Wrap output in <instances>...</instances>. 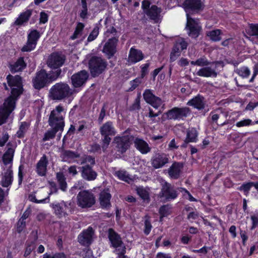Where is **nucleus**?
I'll return each mask as SVG.
<instances>
[{"instance_id":"1","label":"nucleus","mask_w":258,"mask_h":258,"mask_svg":"<svg viewBox=\"0 0 258 258\" xmlns=\"http://www.w3.org/2000/svg\"><path fill=\"white\" fill-rule=\"evenodd\" d=\"M64 74L62 70L50 71L48 73L44 69H41L37 72L35 76L32 79L33 88L40 90L47 87L53 82L58 78H61Z\"/></svg>"},{"instance_id":"2","label":"nucleus","mask_w":258,"mask_h":258,"mask_svg":"<svg viewBox=\"0 0 258 258\" xmlns=\"http://www.w3.org/2000/svg\"><path fill=\"white\" fill-rule=\"evenodd\" d=\"M73 90L66 82H60L55 83L49 89L48 97L52 100L61 101L70 97Z\"/></svg>"},{"instance_id":"3","label":"nucleus","mask_w":258,"mask_h":258,"mask_svg":"<svg viewBox=\"0 0 258 258\" xmlns=\"http://www.w3.org/2000/svg\"><path fill=\"white\" fill-rule=\"evenodd\" d=\"M66 112L61 105H58L53 109L49 115L48 124L62 132L65 125L64 117Z\"/></svg>"},{"instance_id":"4","label":"nucleus","mask_w":258,"mask_h":258,"mask_svg":"<svg viewBox=\"0 0 258 258\" xmlns=\"http://www.w3.org/2000/svg\"><path fill=\"white\" fill-rule=\"evenodd\" d=\"M107 61L101 57L92 56L88 62L89 69L91 76L95 78L104 73L107 69Z\"/></svg>"},{"instance_id":"5","label":"nucleus","mask_w":258,"mask_h":258,"mask_svg":"<svg viewBox=\"0 0 258 258\" xmlns=\"http://www.w3.org/2000/svg\"><path fill=\"white\" fill-rule=\"evenodd\" d=\"M161 185V190L158 197L163 202L165 203L174 200L179 194L178 188L166 181H162Z\"/></svg>"},{"instance_id":"6","label":"nucleus","mask_w":258,"mask_h":258,"mask_svg":"<svg viewBox=\"0 0 258 258\" xmlns=\"http://www.w3.org/2000/svg\"><path fill=\"white\" fill-rule=\"evenodd\" d=\"M131 130L128 128L123 133L121 137H115L114 138L113 144L114 150L120 154L125 153L130 148L131 141L133 139V136L130 135Z\"/></svg>"},{"instance_id":"7","label":"nucleus","mask_w":258,"mask_h":258,"mask_svg":"<svg viewBox=\"0 0 258 258\" xmlns=\"http://www.w3.org/2000/svg\"><path fill=\"white\" fill-rule=\"evenodd\" d=\"M191 113V110L189 107H174L164 113L162 115L163 120H183Z\"/></svg>"},{"instance_id":"8","label":"nucleus","mask_w":258,"mask_h":258,"mask_svg":"<svg viewBox=\"0 0 258 258\" xmlns=\"http://www.w3.org/2000/svg\"><path fill=\"white\" fill-rule=\"evenodd\" d=\"M181 6L186 13V17H191V15L201 13L205 8L202 0H184Z\"/></svg>"},{"instance_id":"9","label":"nucleus","mask_w":258,"mask_h":258,"mask_svg":"<svg viewBox=\"0 0 258 258\" xmlns=\"http://www.w3.org/2000/svg\"><path fill=\"white\" fill-rule=\"evenodd\" d=\"M8 86L11 89V94L14 96L19 97L23 93V88L22 78L19 75L14 76L11 74L6 78Z\"/></svg>"},{"instance_id":"10","label":"nucleus","mask_w":258,"mask_h":258,"mask_svg":"<svg viewBox=\"0 0 258 258\" xmlns=\"http://www.w3.org/2000/svg\"><path fill=\"white\" fill-rule=\"evenodd\" d=\"M54 210L55 215L59 218L68 216L73 211L72 202L61 201L60 203H52L50 205Z\"/></svg>"},{"instance_id":"11","label":"nucleus","mask_w":258,"mask_h":258,"mask_svg":"<svg viewBox=\"0 0 258 258\" xmlns=\"http://www.w3.org/2000/svg\"><path fill=\"white\" fill-rule=\"evenodd\" d=\"M77 198L78 205L82 208H90L95 203L94 194L88 190L80 191Z\"/></svg>"},{"instance_id":"12","label":"nucleus","mask_w":258,"mask_h":258,"mask_svg":"<svg viewBox=\"0 0 258 258\" xmlns=\"http://www.w3.org/2000/svg\"><path fill=\"white\" fill-rule=\"evenodd\" d=\"M108 238L111 243L110 246L115 248H118L120 255H124L125 253L126 247L120 235L112 228H109L108 230Z\"/></svg>"},{"instance_id":"13","label":"nucleus","mask_w":258,"mask_h":258,"mask_svg":"<svg viewBox=\"0 0 258 258\" xmlns=\"http://www.w3.org/2000/svg\"><path fill=\"white\" fill-rule=\"evenodd\" d=\"M66 60V56L61 52H53L49 56L47 64L48 67L54 70H61L60 68L64 63Z\"/></svg>"},{"instance_id":"14","label":"nucleus","mask_w":258,"mask_h":258,"mask_svg":"<svg viewBox=\"0 0 258 258\" xmlns=\"http://www.w3.org/2000/svg\"><path fill=\"white\" fill-rule=\"evenodd\" d=\"M186 29L189 36L193 38H197L202 30V27L199 19L191 17H186Z\"/></svg>"},{"instance_id":"15","label":"nucleus","mask_w":258,"mask_h":258,"mask_svg":"<svg viewBox=\"0 0 258 258\" xmlns=\"http://www.w3.org/2000/svg\"><path fill=\"white\" fill-rule=\"evenodd\" d=\"M40 34L37 30H31L28 34L27 41L25 45L21 48L22 52H30L36 47Z\"/></svg>"},{"instance_id":"16","label":"nucleus","mask_w":258,"mask_h":258,"mask_svg":"<svg viewBox=\"0 0 258 258\" xmlns=\"http://www.w3.org/2000/svg\"><path fill=\"white\" fill-rule=\"evenodd\" d=\"M169 162L168 155L159 151L155 152L151 159V165L154 169L161 168Z\"/></svg>"},{"instance_id":"17","label":"nucleus","mask_w":258,"mask_h":258,"mask_svg":"<svg viewBox=\"0 0 258 258\" xmlns=\"http://www.w3.org/2000/svg\"><path fill=\"white\" fill-rule=\"evenodd\" d=\"M118 39L115 38H109L105 43L102 52L106 55L108 59L112 57L117 52L116 46Z\"/></svg>"},{"instance_id":"18","label":"nucleus","mask_w":258,"mask_h":258,"mask_svg":"<svg viewBox=\"0 0 258 258\" xmlns=\"http://www.w3.org/2000/svg\"><path fill=\"white\" fill-rule=\"evenodd\" d=\"M3 171L1 174V185L4 187H8L13 181V171L11 165L9 167H2Z\"/></svg>"},{"instance_id":"19","label":"nucleus","mask_w":258,"mask_h":258,"mask_svg":"<svg viewBox=\"0 0 258 258\" xmlns=\"http://www.w3.org/2000/svg\"><path fill=\"white\" fill-rule=\"evenodd\" d=\"M81 173V176L86 181H94L97 177L98 174L95 171L92 166L89 164H86L84 166L78 167Z\"/></svg>"},{"instance_id":"20","label":"nucleus","mask_w":258,"mask_h":258,"mask_svg":"<svg viewBox=\"0 0 258 258\" xmlns=\"http://www.w3.org/2000/svg\"><path fill=\"white\" fill-rule=\"evenodd\" d=\"M143 96L145 101L155 109L158 108L163 103L162 99L155 96L150 89H146Z\"/></svg>"},{"instance_id":"21","label":"nucleus","mask_w":258,"mask_h":258,"mask_svg":"<svg viewBox=\"0 0 258 258\" xmlns=\"http://www.w3.org/2000/svg\"><path fill=\"white\" fill-rule=\"evenodd\" d=\"M187 43L183 40L176 41L172 47L170 54V61L173 62L180 55L182 50L186 49Z\"/></svg>"},{"instance_id":"22","label":"nucleus","mask_w":258,"mask_h":258,"mask_svg":"<svg viewBox=\"0 0 258 258\" xmlns=\"http://www.w3.org/2000/svg\"><path fill=\"white\" fill-rule=\"evenodd\" d=\"M88 78V74L86 71L82 70L71 77V82L74 88H79L84 85Z\"/></svg>"},{"instance_id":"23","label":"nucleus","mask_w":258,"mask_h":258,"mask_svg":"<svg viewBox=\"0 0 258 258\" xmlns=\"http://www.w3.org/2000/svg\"><path fill=\"white\" fill-rule=\"evenodd\" d=\"M162 9L156 5H152L150 9L145 11V14L149 18L157 23L161 22L162 16L161 15Z\"/></svg>"},{"instance_id":"24","label":"nucleus","mask_w":258,"mask_h":258,"mask_svg":"<svg viewBox=\"0 0 258 258\" xmlns=\"http://www.w3.org/2000/svg\"><path fill=\"white\" fill-rule=\"evenodd\" d=\"M93 234L94 231L93 228L91 227H89L87 230H84L79 235L78 237V241L83 245L88 246L92 242Z\"/></svg>"},{"instance_id":"25","label":"nucleus","mask_w":258,"mask_h":258,"mask_svg":"<svg viewBox=\"0 0 258 258\" xmlns=\"http://www.w3.org/2000/svg\"><path fill=\"white\" fill-rule=\"evenodd\" d=\"M27 67V63L23 56L18 58L17 60L9 64V68L13 74L21 72Z\"/></svg>"},{"instance_id":"26","label":"nucleus","mask_w":258,"mask_h":258,"mask_svg":"<svg viewBox=\"0 0 258 258\" xmlns=\"http://www.w3.org/2000/svg\"><path fill=\"white\" fill-rule=\"evenodd\" d=\"M206 104L205 98L201 95L198 94L192 99L189 100L187 105L194 107L199 110H203L205 108Z\"/></svg>"},{"instance_id":"27","label":"nucleus","mask_w":258,"mask_h":258,"mask_svg":"<svg viewBox=\"0 0 258 258\" xmlns=\"http://www.w3.org/2000/svg\"><path fill=\"white\" fill-rule=\"evenodd\" d=\"M48 164V160L47 157L46 155L44 154L36 165V172L38 175L40 176L46 175Z\"/></svg>"},{"instance_id":"28","label":"nucleus","mask_w":258,"mask_h":258,"mask_svg":"<svg viewBox=\"0 0 258 258\" xmlns=\"http://www.w3.org/2000/svg\"><path fill=\"white\" fill-rule=\"evenodd\" d=\"M183 167L182 163L174 162L168 169L169 176L172 179H178L180 177Z\"/></svg>"},{"instance_id":"29","label":"nucleus","mask_w":258,"mask_h":258,"mask_svg":"<svg viewBox=\"0 0 258 258\" xmlns=\"http://www.w3.org/2000/svg\"><path fill=\"white\" fill-rule=\"evenodd\" d=\"M111 195L109 192L108 189L104 190L100 193L99 202L102 208L108 209L111 207Z\"/></svg>"},{"instance_id":"30","label":"nucleus","mask_w":258,"mask_h":258,"mask_svg":"<svg viewBox=\"0 0 258 258\" xmlns=\"http://www.w3.org/2000/svg\"><path fill=\"white\" fill-rule=\"evenodd\" d=\"M135 147L142 154H146L151 151L148 144L143 139L136 138L134 140Z\"/></svg>"},{"instance_id":"31","label":"nucleus","mask_w":258,"mask_h":258,"mask_svg":"<svg viewBox=\"0 0 258 258\" xmlns=\"http://www.w3.org/2000/svg\"><path fill=\"white\" fill-rule=\"evenodd\" d=\"M144 58V55L141 50L132 47L128 55V61L132 63L139 62Z\"/></svg>"},{"instance_id":"32","label":"nucleus","mask_w":258,"mask_h":258,"mask_svg":"<svg viewBox=\"0 0 258 258\" xmlns=\"http://www.w3.org/2000/svg\"><path fill=\"white\" fill-rule=\"evenodd\" d=\"M101 135L114 136L116 134L115 129L113 126V122L110 121H107L104 123L99 129Z\"/></svg>"},{"instance_id":"33","label":"nucleus","mask_w":258,"mask_h":258,"mask_svg":"<svg viewBox=\"0 0 258 258\" xmlns=\"http://www.w3.org/2000/svg\"><path fill=\"white\" fill-rule=\"evenodd\" d=\"M196 74L200 77H214L216 78L218 73L215 69H212L210 67L205 66L200 69L196 73Z\"/></svg>"},{"instance_id":"34","label":"nucleus","mask_w":258,"mask_h":258,"mask_svg":"<svg viewBox=\"0 0 258 258\" xmlns=\"http://www.w3.org/2000/svg\"><path fill=\"white\" fill-rule=\"evenodd\" d=\"M14 152L15 150L14 149L12 148H9L6 152L4 154L2 160L4 166L3 167H9L11 165V168H12V162Z\"/></svg>"},{"instance_id":"35","label":"nucleus","mask_w":258,"mask_h":258,"mask_svg":"<svg viewBox=\"0 0 258 258\" xmlns=\"http://www.w3.org/2000/svg\"><path fill=\"white\" fill-rule=\"evenodd\" d=\"M32 10H27L25 12L21 13L19 17L15 21L14 24L16 25L21 26L24 23H27L32 15Z\"/></svg>"},{"instance_id":"36","label":"nucleus","mask_w":258,"mask_h":258,"mask_svg":"<svg viewBox=\"0 0 258 258\" xmlns=\"http://www.w3.org/2000/svg\"><path fill=\"white\" fill-rule=\"evenodd\" d=\"M18 97L11 95L9 96L5 101L3 106L6 107L8 112L11 111V113L14 110L16 105V100Z\"/></svg>"},{"instance_id":"37","label":"nucleus","mask_w":258,"mask_h":258,"mask_svg":"<svg viewBox=\"0 0 258 258\" xmlns=\"http://www.w3.org/2000/svg\"><path fill=\"white\" fill-rule=\"evenodd\" d=\"M221 30L215 29L211 31H208L206 32V36L209 37L211 40L214 42L219 41L221 40Z\"/></svg>"},{"instance_id":"38","label":"nucleus","mask_w":258,"mask_h":258,"mask_svg":"<svg viewBox=\"0 0 258 258\" xmlns=\"http://www.w3.org/2000/svg\"><path fill=\"white\" fill-rule=\"evenodd\" d=\"M56 178L59 184L60 189L63 191H66L67 183L66 182V178L65 177L63 172H57L56 174Z\"/></svg>"},{"instance_id":"39","label":"nucleus","mask_w":258,"mask_h":258,"mask_svg":"<svg viewBox=\"0 0 258 258\" xmlns=\"http://www.w3.org/2000/svg\"><path fill=\"white\" fill-rule=\"evenodd\" d=\"M198 132L196 128L192 127L186 131V139L189 141L196 143L198 141Z\"/></svg>"},{"instance_id":"40","label":"nucleus","mask_w":258,"mask_h":258,"mask_svg":"<svg viewBox=\"0 0 258 258\" xmlns=\"http://www.w3.org/2000/svg\"><path fill=\"white\" fill-rule=\"evenodd\" d=\"M29 126V123L26 122H22L20 125L19 130L17 132V137L18 138L22 139L24 137L25 134L28 130Z\"/></svg>"},{"instance_id":"41","label":"nucleus","mask_w":258,"mask_h":258,"mask_svg":"<svg viewBox=\"0 0 258 258\" xmlns=\"http://www.w3.org/2000/svg\"><path fill=\"white\" fill-rule=\"evenodd\" d=\"M85 27V25L81 22H78L73 34L70 37L71 40H75L81 35Z\"/></svg>"},{"instance_id":"42","label":"nucleus","mask_w":258,"mask_h":258,"mask_svg":"<svg viewBox=\"0 0 258 258\" xmlns=\"http://www.w3.org/2000/svg\"><path fill=\"white\" fill-rule=\"evenodd\" d=\"M62 155L63 159H73L75 158H78L80 156V154L77 152L67 150L62 151Z\"/></svg>"},{"instance_id":"43","label":"nucleus","mask_w":258,"mask_h":258,"mask_svg":"<svg viewBox=\"0 0 258 258\" xmlns=\"http://www.w3.org/2000/svg\"><path fill=\"white\" fill-rule=\"evenodd\" d=\"M59 131L60 132L59 130L54 127H52L51 130L47 131L44 134L42 141L43 142H45L50 139H54L55 137L56 134Z\"/></svg>"},{"instance_id":"44","label":"nucleus","mask_w":258,"mask_h":258,"mask_svg":"<svg viewBox=\"0 0 258 258\" xmlns=\"http://www.w3.org/2000/svg\"><path fill=\"white\" fill-rule=\"evenodd\" d=\"M234 72L243 78L248 77L250 74V71L247 67H242L240 68H237L235 70Z\"/></svg>"},{"instance_id":"45","label":"nucleus","mask_w":258,"mask_h":258,"mask_svg":"<svg viewBox=\"0 0 258 258\" xmlns=\"http://www.w3.org/2000/svg\"><path fill=\"white\" fill-rule=\"evenodd\" d=\"M114 175L117 176L120 180L128 183H129V180L131 179L125 170L116 171L114 173Z\"/></svg>"},{"instance_id":"46","label":"nucleus","mask_w":258,"mask_h":258,"mask_svg":"<svg viewBox=\"0 0 258 258\" xmlns=\"http://www.w3.org/2000/svg\"><path fill=\"white\" fill-rule=\"evenodd\" d=\"M254 186L253 182H248L243 183L240 186L238 187V189L240 191H243L244 195L247 196L251 187Z\"/></svg>"},{"instance_id":"47","label":"nucleus","mask_w":258,"mask_h":258,"mask_svg":"<svg viewBox=\"0 0 258 258\" xmlns=\"http://www.w3.org/2000/svg\"><path fill=\"white\" fill-rule=\"evenodd\" d=\"M137 192L140 198L144 201L148 202L150 201V197L148 192L143 187H138Z\"/></svg>"},{"instance_id":"48","label":"nucleus","mask_w":258,"mask_h":258,"mask_svg":"<svg viewBox=\"0 0 258 258\" xmlns=\"http://www.w3.org/2000/svg\"><path fill=\"white\" fill-rule=\"evenodd\" d=\"M247 33L250 36H255L258 39V24H249V29Z\"/></svg>"},{"instance_id":"49","label":"nucleus","mask_w":258,"mask_h":258,"mask_svg":"<svg viewBox=\"0 0 258 258\" xmlns=\"http://www.w3.org/2000/svg\"><path fill=\"white\" fill-rule=\"evenodd\" d=\"M107 37L109 38H115L118 39L120 33L116 30L114 27H111L106 32Z\"/></svg>"},{"instance_id":"50","label":"nucleus","mask_w":258,"mask_h":258,"mask_svg":"<svg viewBox=\"0 0 258 258\" xmlns=\"http://www.w3.org/2000/svg\"><path fill=\"white\" fill-rule=\"evenodd\" d=\"M171 207L169 205H166L162 206L159 209V214L160 215V220L164 217H166L170 214Z\"/></svg>"},{"instance_id":"51","label":"nucleus","mask_w":258,"mask_h":258,"mask_svg":"<svg viewBox=\"0 0 258 258\" xmlns=\"http://www.w3.org/2000/svg\"><path fill=\"white\" fill-rule=\"evenodd\" d=\"M99 32L98 24H96L95 27L89 35L87 38V42H90L94 40L98 36Z\"/></svg>"},{"instance_id":"52","label":"nucleus","mask_w":258,"mask_h":258,"mask_svg":"<svg viewBox=\"0 0 258 258\" xmlns=\"http://www.w3.org/2000/svg\"><path fill=\"white\" fill-rule=\"evenodd\" d=\"M140 99L141 94H139L136 98L135 99L134 102L133 104L130 106L129 110L131 111H139L141 108L140 105Z\"/></svg>"},{"instance_id":"53","label":"nucleus","mask_w":258,"mask_h":258,"mask_svg":"<svg viewBox=\"0 0 258 258\" xmlns=\"http://www.w3.org/2000/svg\"><path fill=\"white\" fill-rule=\"evenodd\" d=\"M103 137L102 138V145L101 147L102 148L103 151L104 152L106 151L109 145L110 144L111 138L110 137V136L108 135H101Z\"/></svg>"},{"instance_id":"54","label":"nucleus","mask_w":258,"mask_h":258,"mask_svg":"<svg viewBox=\"0 0 258 258\" xmlns=\"http://www.w3.org/2000/svg\"><path fill=\"white\" fill-rule=\"evenodd\" d=\"M26 248L24 254V257L29 256L32 251L35 248V241L26 243Z\"/></svg>"},{"instance_id":"55","label":"nucleus","mask_w":258,"mask_h":258,"mask_svg":"<svg viewBox=\"0 0 258 258\" xmlns=\"http://www.w3.org/2000/svg\"><path fill=\"white\" fill-rule=\"evenodd\" d=\"M142 79L140 77L137 78L130 82L131 87L128 89L129 91L135 90L142 83Z\"/></svg>"},{"instance_id":"56","label":"nucleus","mask_w":258,"mask_h":258,"mask_svg":"<svg viewBox=\"0 0 258 258\" xmlns=\"http://www.w3.org/2000/svg\"><path fill=\"white\" fill-rule=\"evenodd\" d=\"M197 66L202 67L203 68L205 66H208L212 62L208 61L205 56L200 57L197 59Z\"/></svg>"},{"instance_id":"57","label":"nucleus","mask_w":258,"mask_h":258,"mask_svg":"<svg viewBox=\"0 0 258 258\" xmlns=\"http://www.w3.org/2000/svg\"><path fill=\"white\" fill-rule=\"evenodd\" d=\"M43 258H67V256L63 252L55 253L53 255L46 253L43 255Z\"/></svg>"},{"instance_id":"58","label":"nucleus","mask_w":258,"mask_h":258,"mask_svg":"<svg viewBox=\"0 0 258 258\" xmlns=\"http://www.w3.org/2000/svg\"><path fill=\"white\" fill-rule=\"evenodd\" d=\"M179 141V139H172L168 144V149L170 150H174L177 149L179 147V146L178 145Z\"/></svg>"},{"instance_id":"59","label":"nucleus","mask_w":258,"mask_h":258,"mask_svg":"<svg viewBox=\"0 0 258 258\" xmlns=\"http://www.w3.org/2000/svg\"><path fill=\"white\" fill-rule=\"evenodd\" d=\"M150 66V63H146L143 64L141 67V78L143 79L146 75L148 74V68Z\"/></svg>"},{"instance_id":"60","label":"nucleus","mask_w":258,"mask_h":258,"mask_svg":"<svg viewBox=\"0 0 258 258\" xmlns=\"http://www.w3.org/2000/svg\"><path fill=\"white\" fill-rule=\"evenodd\" d=\"M152 225L150 222V221L148 218L146 219L145 221V229H144V233L146 235H148L151 230Z\"/></svg>"},{"instance_id":"61","label":"nucleus","mask_w":258,"mask_h":258,"mask_svg":"<svg viewBox=\"0 0 258 258\" xmlns=\"http://www.w3.org/2000/svg\"><path fill=\"white\" fill-rule=\"evenodd\" d=\"M106 105L105 104H103L101 109V111L100 112L98 121L99 123H101L103 122V120L104 119V118L106 115Z\"/></svg>"},{"instance_id":"62","label":"nucleus","mask_w":258,"mask_h":258,"mask_svg":"<svg viewBox=\"0 0 258 258\" xmlns=\"http://www.w3.org/2000/svg\"><path fill=\"white\" fill-rule=\"evenodd\" d=\"M252 221L251 229H253L258 226V214H255L250 217Z\"/></svg>"},{"instance_id":"63","label":"nucleus","mask_w":258,"mask_h":258,"mask_svg":"<svg viewBox=\"0 0 258 258\" xmlns=\"http://www.w3.org/2000/svg\"><path fill=\"white\" fill-rule=\"evenodd\" d=\"M252 121L250 119H245L236 123V125L237 127H242L244 126H248L251 124Z\"/></svg>"},{"instance_id":"64","label":"nucleus","mask_w":258,"mask_h":258,"mask_svg":"<svg viewBox=\"0 0 258 258\" xmlns=\"http://www.w3.org/2000/svg\"><path fill=\"white\" fill-rule=\"evenodd\" d=\"M48 15L44 12H41L40 14V24H45L48 21Z\"/></svg>"}]
</instances>
